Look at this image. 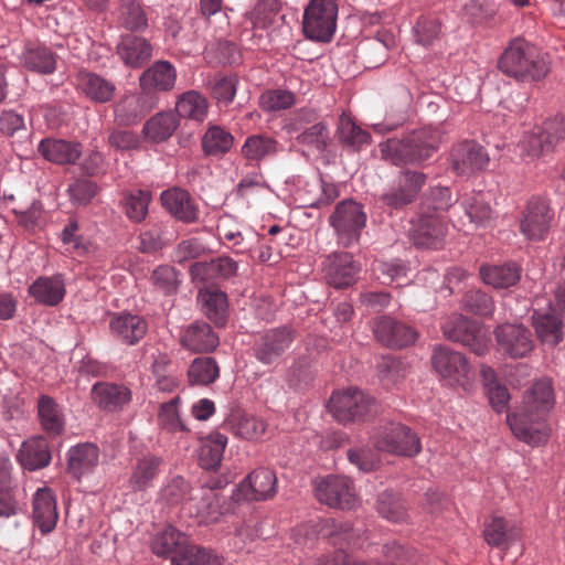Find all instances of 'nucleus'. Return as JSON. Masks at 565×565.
I'll return each mask as SVG.
<instances>
[{"label":"nucleus","mask_w":565,"mask_h":565,"mask_svg":"<svg viewBox=\"0 0 565 565\" xmlns=\"http://www.w3.org/2000/svg\"><path fill=\"white\" fill-rule=\"evenodd\" d=\"M233 136L218 126H211L202 138V147L209 156H222L233 146Z\"/></svg>","instance_id":"49"},{"label":"nucleus","mask_w":565,"mask_h":565,"mask_svg":"<svg viewBox=\"0 0 565 565\" xmlns=\"http://www.w3.org/2000/svg\"><path fill=\"white\" fill-rule=\"evenodd\" d=\"M17 457L21 466L30 471L49 466L52 459L49 444L42 436L25 440Z\"/></svg>","instance_id":"32"},{"label":"nucleus","mask_w":565,"mask_h":565,"mask_svg":"<svg viewBox=\"0 0 565 565\" xmlns=\"http://www.w3.org/2000/svg\"><path fill=\"white\" fill-rule=\"evenodd\" d=\"M21 64L29 71L51 74L56 70V57L46 47H26L20 56Z\"/></svg>","instance_id":"41"},{"label":"nucleus","mask_w":565,"mask_h":565,"mask_svg":"<svg viewBox=\"0 0 565 565\" xmlns=\"http://www.w3.org/2000/svg\"><path fill=\"white\" fill-rule=\"evenodd\" d=\"M482 281L493 288H509L515 285L521 277L520 268L515 264L482 266L480 268Z\"/></svg>","instance_id":"39"},{"label":"nucleus","mask_w":565,"mask_h":565,"mask_svg":"<svg viewBox=\"0 0 565 565\" xmlns=\"http://www.w3.org/2000/svg\"><path fill=\"white\" fill-rule=\"evenodd\" d=\"M373 331L381 343L391 348L409 345L417 338L414 329L388 317L380 318L375 322Z\"/></svg>","instance_id":"24"},{"label":"nucleus","mask_w":565,"mask_h":565,"mask_svg":"<svg viewBox=\"0 0 565 565\" xmlns=\"http://www.w3.org/2000/svg\"><path fill=\"white\" fill-rule=\"evenodd\" d=\"M118 20L130 31H143L148 26L146 13L137 0H119Z\"/></svg>","instance_id":"45"},{"label":"nucleus","mask_w":565,"mask_h":565,"mask_svg":"<svg viewBox=\"0 0 565 565\" xmlns=\"http://www.w3.org/2000/svg\"><path fill=\"white\" fill-rule=\"evenodd\" d=\"M175 81V68L168 61H157L139 77L140 87L145 93L171 90Z\"/></svg>","instance_id":"27"},{"label":"nucleus","mask_w":565,"mask_h":565,"mask_svg":"<svg viewBox=\"0 0 565 565\" xmlns=\"http://www.w3.org/2000/svg\"><path fill=\"white\" fill-rule=\"evenodd\" d=\"M462 207L471 223L484 225L491 220L492 211L488 203L484 202L481 193L472 194L462 202Z\"/></svg>","instance_id":"55"},{"label":"nucleus","mask_w":565,"mask_h":565,"mask_svg":"<svg viewBox=\"0 0 565 565\" xmlns=\"http://www.w3.org/2000/svg\"><path fill=\"white\" fill-rule=\"evenodd\" d=\"M242 154L249 161H260L278 151L277 142L263 135L249 136L242 146Z\"/></svg>","instance_id":"47"},{"label":"nucleus","mask_w":565,"mask_h":565,"mask_svg":"<svg viewBox=\"0 0 565 565\" xmlns=\"http://www.w3.org/2000/svg\"><path fill=\"white\" fill-rule=\"evenodd\" d=\"M297 140L299 143L309 146L317 151H323L328 140L327 126L322 122L315 124L301 132Z\"/></svg>","instance_id":"62"},{"label":"nucleus","mask_w":565,"mask_h":565,"mask_svg":"<svg viewBox=\"0 0 565 565\" xmlns=\"http://www.w3.org/2000/svg\"><path fill=\"white\" fill-rule=\"evenodd\" d=\"M338 132L340 141L354 150H360L371 143V135L345 114L340 117Z\"/></svg>","instance_id":"44"},{"label":"nucleus","mask_w":565,"mask_h":565,"mask_svg":"<svg viewBox=\"0 0 565 565\" xmlns=\"http://www.w3.org/2000/svg\"><path fill=\"white\" fill-rule=\"evenodd\" d=\"M452 170L458 175H471L482 171L489 163V156L482 146L475 141H463L454 147L450 154Z\"/></svg>","instance_id":"17"},{"label":"nucleus","mask_w":565,"mask_h":565,"mask_svg":"<svg viewBox=\"0 0 565 565\" xmlns=\"http://www.w3.org/2000/svg\"><path fill=\"white\" fill-rule=\"evenodd\" d=\"M67 192L76 205H86L97 193L96 184L87 179H79L68 185Z\"/></svg>","instance_id":"63"},{"label":"nucleus","mask_w":565,"mask_h":565,"mask_svg":"<svg viewBox=\"0 0 565 565\" xmlns=\"http://www.w3.org/2000/svg\"><path fill=\"white\" fill-rule=\"evenodd\" d=\"M140 96L130 94L124 96L114 108L115 118L120 125H131L141 119L149 111Z\"/></svg>","instance_id":"43"},{"label":"nucleus","mask_w":565,"mask_h":565,"mask_svg":"<svg viewBox=\"0 0 565 565\" xmlns=\"http://www.w3.org/2000/svg\"><path fill=\"white\" fill-rule=\"evenodd\" d=\"M277 491V478L273 470L259 468L252 471L232 491L231 499L236 502L264 501L273 498Z\"/></svg>","instance_id":"10"},{"label":"nucleus","mask_w":565,"mask_h":565,"mask_svg":"<svg viewBox=\"0 0 565 565\" xmlns=\"http://www.w3.org/2000/svg\"><path fill=\"white\" fill-rule=\"evenodd\" d=\"M29 295L38 303L54 307L58 305L65 296V285L61 275L51 277H39L29 287Z\"/></svg>","instance_id":"31"},{"label":"nucleus","mask_w":565,"mask_h":565,"mask_svg":"<svg viewBox=\"0 0 565 565\" xmlns=\"http://www.w3.org/2000/svg\"><path fill=\"white\" fill-rule=\"evenodd\" d=\"M184 511L195 518L200 524L216 523L230 512L224 498L213 489L198 490L184 504Z\"/></svg>","instance_id":"13"},{"label":"nucleus","mask_w":565,"mask_h":565,"mask_svg":"<svg viewBox=\"0 0 565 565\" xmlns=\"http://www.w3.org/2000/svg\"><path fill=\"white\" fill-rule=\"evenodd\" d=\"M316 497L329 507L340 509H353L359 499L352 481L347 477L329 476L317 482Z\"/></svg>","instance_id":"11"},{"label":"nucleus","mask_w":565,"mask_h":565,"mask_svg":"<svg viewBox=\"0 0 565 565\" xmlns=\"http://www.w3.org/2000/svg\"><path fill=\"white\" fill-rule=\"evenodd\" d=\"M431 364L447 384L467 390L473 371L463 354L446 345H437L431 354Z\"/></svg>","instance_id":"6"},{"label":"nucleus","mask_w":565,"mask_h":565,"mask_svg":"<svg viewBox=\"0 0 565 565\" xmlns=\"http://www.w3.org/2000/svg\"><path fill=\"white\" fill-rule=\"evenodd\" d=\"M227 444V437L221 433H212L201 441L199 461L202 468L207 470L216 469L223 458Z\"/></svg>","instance_id":"38"},{"label":"nucleus","mask_w":565,"mask_h":565,"mask_svg":"<svg viewBox=\"0 0 565 565\" xmlns=\"http://www.w3.org/2000/svg\"><path fill=\"white\" fill-rule=\"evenodd\" d=\"M307 186L310 192H315V195L312 198H303V206L320 207L322 205H328L338 196L334 185L327 184L321 179H315L311 182H307Z\"/></svg>","instance_id":"57"},{"label":"nucleus","mask_w":565,"mask_h":565,"mask_svg":"<svg viewBox=\"0 0 565 565\" xmlns=\"http://www.w3.org/2000/svg\"><path fill=\"white\" fill-rule=\"evenodd\" d=\"M499 70L521 81H539L548 72L546 57L522 39H514L498 61Z\"/></svg>","instance_id":"2"},{"label":"nucleus","mask_w":565,"mask_h":565,"mask_svg":"<svg viewBox=\"0 0 565 565\" xmlns=\"http://www.w3.org/2000/svg\"><path fill=\"white\" fill-rule=\"evenodd\" d=\"M181 343L194 352L212 351L218 345V337L207 323H193L184 331Z\"/></svg>","instance_id":"36"},{"label":"nucleus","mask_w":565,"mask_h":565,"mask_svg":"<svg viewBox=\"0 0 565 565\" xmlns=\"http://www.w3.org/2000/svg\"><path fill=\"white\" fill-rule=\"evenodd\" d=\"M532 326L543 344L554 347L563 340V321L554 310H535Z\"/></svg>","instance_id":"30"},{"label":"nucleus","mask_w":565,"mask_h":565,"mask_svg":"<svg viewBox=\"0 0 565 565\" xmlns=\"http://www.w3.org/2000/svg\"><path fill=\"white\" fill-rule=\"evenodd\" d=\"M292 340V331L288 328L269 330L256 342L255 356L264 364H271L290 347Z\"/></svg>","instance_id":"21"},{"label":"nucleus","mask_w":565,"mask_h":565,"mask_svg":"<svg viewBox=\"0 0 565 565\" xmlns=\"http://www.w3.org/2000/svg\"><path fill=\"white\" fill-rule=\"evenodd\" d=\"M151 280L153 286L164 295L172 294L177 290V271L170 266L157 267L151 275Z\"/></svg>","instance_id":"64"},{"label":"nucleus","mask_w":565,"mask_h":565,"mask_svg":"<svg viewBox=\"0 0 565 565\" xmlns=\"http://www.w3.org/2000/svg\"><path fill=\"white\" fill-rule=\"evenodd\" d=\"M162 206L175 218L192 223L199 218V210L190 194L180 188H172L161 193Z\"/></svg>","instance_id":"29"},{"label":"nucleus","mask_w":565,"mask_h":565,"mask_svg":"<svg viewBox=\"0 0 565 565\" xmlns=\"http://www.w3.org/2000/svg\"><path fill=\"white\" fill-rule=\"evenodd\" d=\"M38 416L42 429L50 436L60 435L65 426L62 407L50 396L41 395L38 401Z\"/></svg>","instance_id":"34"},{"label":"nucleus","mask_w":565,"mask_h":565,"mask_svg":"<svg viewBox=\"0 0 565 565\" xmlns=\"http://www.w3.org/2000/svg\"><path fill=\"white\" fill-rule=\"evenodd\" d=\"M462 306L466 310L479 316H490L494 311L492 298L481 290L466 292Z\"/></svg>","instance_id":"59"},{"label":"nucleus","mask_w":565,"mask_h":565,"mask_svg":"<svg viewBox=\"0 0 565 565\" xmlns=\"http://www.w3.org/2000/svg\"><path fill=\"white\" fill-rule=\"evenodd\" d=\"M441 142L438 129L425 127L405 138L390 139L380 145L382 158L394 166H419L437 151Z\"/></svg>","instance_id":"1"},{"label":"nucleus","mask_w":565,"mask_h":565,"mask_svg":"<svg viewBox=\"0 0 565 565\" xmlns=\"http://www.w3.org/2000/svg\"><path fill=\"white\" fill-rule=\"evenodd\" d=\"M377 510L383 518L392 522H404L407 519L399 497L391 491H384L379 495Z\"/></svg>","instance_id":"53"},{"label":"nucleus","mask_w":565,"mask_h":565,"mask_svg":"<svg viewBox=\"0 0 565 565\" xmlns=\"http://www.w3.org/2000/svg\"><path fill=\"white\" fill-rule=\"evenodd\" d=\"M94 405L106 413L122 412L132 401V392L125 384L100 381L90 390Z\"/></svg>","instance_id":"16"},{"label":"nucleus","mask_w":565,"mask_h":565,"mask_svg":"<svg viewBox=\"0 0 565 565\" xmlns=\"http://www.w3.org/2000/svg\"><path fill=\"white\" fill-rule=\"evenodd\" d=\"M150 200V193L143 190H136L125 194L121 205L126 216L136 223L143 221L148 214Z\"/></svg>","instance_id":"50"},{"label":"nucleus","mask_w":565,"mask_h":565,"mask_svg":"<svg viewBox=\"0 0 565 565\" xmlns=\"http://www.w3.org/2000/svg\"><path fill=\"white\" fill-rule=\"evenodd\" d=\"M39 153L56 164L75 163L82 156V145L64 139L44 138L38 145Z\"/></svg>","instance_id":"26"},{"label":"nucleus","mask_w":565,"mask_h":565,"mask_svg":"<svg viewBox=\"0 0 565 565\" xmlns=\"http://www.w3.org/2000/svg\"><path fill=\"white\" fill-rule=\"evenodd\" d=\"M551 221L552 213L547 201L539 196L532 198L520 222L521 233L530 241H542L550 230Z\"/></svg>","instance_id":"14"},{"label":"nucleus","mask_w":565,"mask_h":565,"mask_svg":"<svg viewBox=\"0 0 565 565\" xmlns=\"http://www.w3.org/2000/svg\"><path fill=\"white\" fill-rule=\"evenodd\" d=\"M426 182V175L418 171L405 170L396 183L382 195L383 203L392 209H402L412 203Z\"/></svg>","instance_id":"15"},{"label":"nucleus","mask_w":565,"mask_h":565,"mask_svg":"<svg viewBox=\"0 0 565 565\" xmlns=\"http://www.w3.org/2000/svg\"><path fill=\"white\" fill-rule=\"evenodd\" d=\"M179 397H174L163 403L158 416L159 425L171 433L185 430L179 413Z\"/></svg>","instance_id":"58"},{"label":"nucleus","mask_w":565,"mask_h":565,"mask_svg":"<svg viewBox=\"0 0 565 565\" xmlns=\"http://www.w3.org/2000/svg\"><path fill=\"white\" fill-rule=\"evenodd\" d=\"M337 0H310L303 12L305 35L317 42H329L337 29Z\"/></svg>","instance_id":"5"},{"label":"nucleus","mask_w":565,"mask_h":565,"mask_svg":"<svg viewBox=\"0 0 565 565\" xmlns=\"http://www.w3.org/2000/svg\"><path fill=\"white\" fill-rule=\"evenodd\" d=\"M545 418V416L520 409L508 415L507 419L518 439L531 446H540L547 441L551 433Z\"/></svg>","instance_id":"12"},{"label":"nucleus","mask_w":565,"mask_h":565,"mask_svg":"<svg viewBox=\"0 0 565 565\" xmlns=\"http://www.w3.org/2000/svg\"><path fill=\"white\" fill-rule=\"evenodd\" d=\"M199 301L206 317L216 326H223L227 318V296L220 289L209 288L199 292Z\"/></svg>","instance_id":"37"},{"label":"nucleus","mask_w":565,"mask_h":565,"mask_svg":"<svg viewBox=\"0 0 565 565\" xmlns=\"http://www.w3.org/2000/svg\"><path fill=\"white\" fill-rule=\"evenodd\" d=\"M338 244L351 247L359 243L362 230L366 225V213L361 203L354 200L339 202L329 218Z\"/></svg>","instance_id":"4"},{"label":"nucleus","mask_w":565,"mask_h":565,"mask_svg":"<svg viewBox=\"0 0 565 565\" xmlns=\"http://www.w3.org/2000/svg\"><path fill=\"white\" fill-rule=\"evenodd\" d=\"M323 264L324 277L334 288H347L355 282L360 267L351 254L332 253Z\"/></svg>","instance_id":"18"},{"label":"nucleus","mask_w":565,"mask_h":565,"mask_svg":"<svg viewBox=\"0 0 565 565\" xmlns=\"http://www.w3.org/2000/svg\"><path fill=\"white\" fill-rule=\"evenodd\" d=\"M75 86L82 95L97 104L110 102L116 94V85L113 81L86 70L76 73Z\"/></svg>","instance_id":"19"},{"label":"nucleus","mask_w":565,"mask_h":565,"mask_svg":"<svg viewBox=\"0 0 565 565\" xmlns=\"http://www.w3.org/2000/svg\"><path fill=\"white\" fill-rule=\"evenodd\" d=\"M172 565H220V558L198 546H185L171 558Z\"/></svg>","instance_id":"51"},{"label":"nucleus","mask_w":565,"mask_h":565,"mask_svg":"<svg viewBox=\"0 0 565 565\" xmlns=\"http://www.w3.org/2000/svg\"><path fill=\"white\" fill-rule=\"evenodd\" d=\"M374 401L358 388L334 392L329 402V409L335 420L342 424L363 419L371 413Z\"/></svg>","instance_id":"7"},{"label":"nucleus","mask_w":565,"mask_h":565,"mask_svg":"<svg viewBox=\"0 0 565 565\" xmlns=\"http://www.w3.org/2000/svg\"><path fill=\"white\" fill-rule=\"evenodd\" d=\"M564 138L565 118L556 117L525 132L516 146V151L525 163H534L550 153Z\"/></svg>","instance_id":"3"},{"label":"nucleus","mask_w":565,"mask_h":565,"mask_svg":"<svg viewBox=\"0 0 565 565\" xmlns=\"http://www.w3.org/2000/svg\"><path fill=\"white\" fill-rule=\"evenodd\" d=\"M209 104L204 96L196 90L183 93L175 105L180 117L202 122L207 116Z\"/></svg>","instance_id":"42"},{"label":"nucleus","mask_w":565,"mask_h":565,"mask_svg":"<svg viewBox=\"0 0 565 565\" xmlns=\"http://www.w3.org/2000/svg\"><path fill=\"white\" fill-rule=\"evenodd\" d=\"M446 231V223L439 215L427 214L413 222L409 235L417 246L437 248L441 245Z\"/></svg>","instance_id":"20"},{"label":"nucleus","mask_w":565,"mask_h":565,"mask_svg":"<svg viewBox=\"0 0 565 565\" xmlns=\"http://www.w3.org/2000/svg\"><path fill=\"white\" fill-rule=\"evenodd\" d=\"M520 531L503 518H493L484 529V539L489 545L508 547L519 539Z\"/></svg>","instance_id":"40"},{"label":"nucleus","mask_w":565,"mask_h":565,"mask_svg":"<svg viewBox=\"0 0 565 565\" xmlns=\"http://www.w3.org/2000/svg\"><path fill=\"white\" fill-rule=\"evenodd\" d=\"M218 375V365L216 361L210 356L194 359L188 371L189 382L194 385L211 384Z\"/></svg>","instance_id":"48"},{"label":"nucleus","mask_w":565,"mask_h":565,"mask_svg":"<svg viewBox=\"0 0 565 565\" xmlns=\"http://www.w3.org/2000/svg\"><path fill=\"white\" fill-rule=\"evenodd\" d=\"M58 512L56 498L46 487L36 490L33 497L32 521L34 527L45 535L51 533L57 523Z\"/></svg>","instance_id":"22"},{"label":"nucleus","mask_w":565,"mask_h":565,"mask_svg":"<svg viewBox=\"0 0 565 565\" xmlns=\"http://www.w3.org/2000/svg\"><path fill=\"white\" fill-rule=\"evenodd\" d=\"M182 534L174 527L168 526L156 536L152 543L153 552L158 555L178 554L183 548Z\"/></svg>","instance_id":"54"},{"label":"nucleus","mask_w":565,"mask_h":565,"mask_svg":"<svg viewBox=\"0 0 565 565\" xmlns=\"http://www.w3.org/2000/svg\"><path fill=\"white\" fill-rule=\"evenodd\" d=\"M475 323L461 315L447 318L441 324L444 337L454 342L467 341V337L475 328Z\"/></svg>","instance_id":"56"},{"label":"nucleus","mask_w":565,"mask_h":565,"mask_svg":"<svg viewBox=\"0 0 565 565\" xmlns=\"http://www.w3.org/2000/svg\"><path fill=\"white\" fill-rule=\"evenodd\" d=\"M188 492V482L182 477L177 476L163 484L159 492V499L169 505H174L183 502Z\"/></svg>","instance_id":"60"},{"label":"nucleus","mask_w":565,"mask_h":565,"mask_svg":"<svg viewBox=\"0 0 565 565\" xmlns=\"http://www.w3.org/2000/svg\"><path fill=\"white\" fill-rule=\"evenodd\" d=\"M278 12L277 0H257L246 19L254 28L265 29L270 25Z\"/></svg>","instance_id":"52"},{"label":"nucleus","mask_w":565,"mask_h":565,"mask_svg":"<svg viewBox=\"0 0 565 565\" xmlns=\"http://www.w3.org/2000/svg\"><path fill=\"white\" fill-rule=\"evenodd\" d=\"M116 52L127 67L140 68L152 57L153 47L145 38L126 34L119 39Z\"/></svg>","instance_id":"23"},{"label":"nucleus","mask_w":565,"mask_h":565,"mask_svg":"<svg viewBox=\"0 0 565 565\" xmlns=\"http://www.w3.org/2000/svg\"><path fill=\"white\" fill-rule=\"evenodd\" d=\"M68 470L76 478L93 472L99 460V450L94 444H78L67 451Z\"/></svg>","instance_id":"33"},{"label":"nucleus","mask_w":565,"mask_h":565,"mask_svg":"<svg viewBox=\"0 0 565 565\" xmlns=\"http://www.w3.org/2000/svg\"><path fill=\"white\" fill-rule=\"evenodd\" d=\"M109 330L118 341L134 345L139 342L148 330L147 321L131 313H121L114 316L109 322Z\"/></svg>","instance_id":"25"},{"label":"nucleus","mask_w":565,"mask_h":565,"mask_svg":"<svg viewBox=\"0 0 565 565\" xmlns=\"http://www.w3.org/2000/svg\"><path fill=\"white\" fill-rule=\"evenodd\" d=\"M373 443L379 450L405 457L416 456L422 449L417 435L399 423L384 426L374 436Z\"/></svg>","instance_id":"8"},{"label":"nucleus","mask_w":565,"mask_h":565,"mask_svg":"<svg viewBox=\"0 0 565 565\" xmlns=\"http://www.w3.org/2000/svg\"><path fill=\"white\" fill-rule=\"evenodd\" d=\"M260 243V236L247 227L241 231L237 238L230 241L226 246L236 255L252 254Z\"/></svg>","instance_id":"61"},{"label":"nucleus","mask_w":565,"mask_h":565,"mask_svg":"<svg viewBox=\"0 0 565 565\" xmlns=\"http://www.w3.org/2000/svg\"><path fill=\"white\" fill-rule=\"evenodd\" d=\"M554 404L555 395L552 381L544 377L536 381L524 393L521 409L546 417Z\"/></svg>","instance_id":"28"},{"label":"nucleus","mask_w":565,"mask_h":565,"mask_svg":"<svg viewBox=\"0 0 565 565\" xmlns=\"http://www.w3.org/2000/svg\"><path fill=\"white\" fill-rule=\"evenodd\" d=\"M179 126V119L172 111H161L146 121L142 128L145 138L151 142H162L169 139Z\"/></svg>","instance_id":"35"},{"label":"nucleus","mask_w":565,"mask_h":565,"mask_svg":"<svg viewBox=\"0 0 565 565\" xmlns=\"http://www.w3.org/2000/svg\"><path fill=\"white\" fill-rule=\"evenodd\" d=\"M497 350L511 359L527 356L534 349V340L529 328L522 323H502L494 329Z\"/></svg>","instance_id":"9"},{"label":"nucleus","mask_w":565,"mask_h":565,"mask_svg":"<svg viewBox=\"0 0 565 565\" xmlns=\"http://www.w3.org/2000/svg\"><path fill=\"white\" fill-rule=\"evenodd\" d=\"M161 460L152 455L139 459L130 477L132 489L141 491L151 486L158 473Z\"/></svg>","instance_id":"46"}]
</instances>
